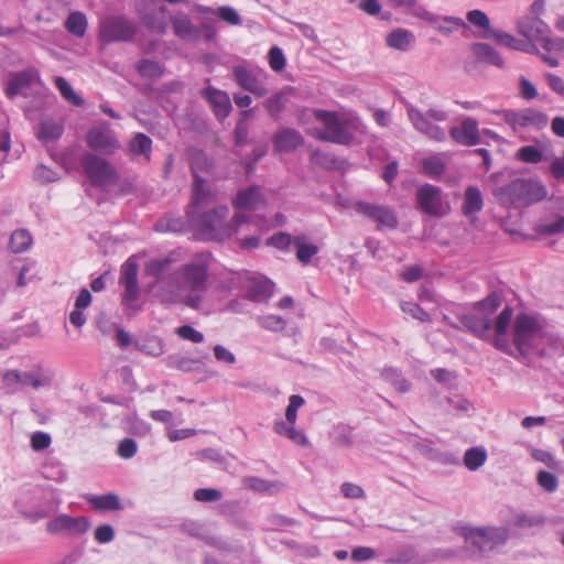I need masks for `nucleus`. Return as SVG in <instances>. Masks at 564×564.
<instances>
[{"label":"nucleus","instance_id":"obj_1","mask_svg":"<svg viewBox=\"0 0 564 564\" xmlns=\"http://www.w3.org/2000/svg\"><path fill=\"white\" fill-rule=\"evenodd\" d=\"M176 261L175 252L150 259L144 271L155 281L149 289L163 304H183L198 310L208 289L212 257L209 253H198L171 271Z\"/></svg>","mask_w":564,"mask_h":564},{"label":"nucleus","instance_id":"obj_2","mask_svg":"<svg viewBox=\"0 0 564 564\" xmlns=\"http://www.w3.org/2000/svg\"><path fill=\"white\" fill-rule=\"evenodd\" d=\"M232 205L237 213L230 221L227 220L229 209L226 206H219L214 209L213 214L203 217V226L210 232V238L220 240L240 232L243 227H252L258 232L269 228L263 218H253L248 214V212L258 210L265 205L264 195L259 186L239 191L232 199Z\"/></svg>","mask_w":564,"mask_h":564},{"label":"nucleus","instance_id":"obj_3","mask_svg":"<svg viewBox=\"0 0 564 564\" xmlns=\"http://www.w3.org/2000/svg\"><path fill=\"white\" fill-rule=\"evenodd\" d=\"M313 119L319 122L323 128L307 127L306 133L322 141L349 145L356 140L357 135L366 133V127L359 117L352 112L310 108L300 111L299 121L303 126H307Z\"/></svg>","mask_w":564,"mask_h":564},{"label":"nucleus","instance_id":"obj_4","mask_svg":"<svg viewBox=\"0 0 564 564\" xmlns=\"http://www.w3.org/2000/svg\"><path fill=\"white\" fill-rule=\"evenodd\" d=\"M513 346L522 358L564 354L563 338L550 332L536 317L527 314L518 315L514 321Z\"/></svg>","mask_w":564,"mask_h":564},{"label":"nucleus","instance_id":"obj_5","mask_svg":"<svg viewBox=\"0 0 564 564\" xmlns=\"http://www.w3.org/2000/svg\"><path fill=\"white\" fill-rule=\"evenodd\" d=\"M513 346L522 358L564 354L563 338L550 332L536 317L527 314L518 315L514 321Z\"/></svg>","mask_w":564,"mask_h":564},{"label":"nucleus","instance_id":"obj_6","mask_svg":"<svg viewBox=\"0 0 564 564\" xmlns=\"http://www.w3.org/2000/svg\"><path fill=\"white\" fill-rule=\"evenodd\" d=\"M458 533L470 545L473 552L480 557L505 545L510 535L506 527L463 525L458 529Z\"/></svg>","mask_w":564,"mask_h":564},{"label":"nucleus","instance_id":"obj_7","mask_svg":"<svg viewBox=\"0 0 564 564\" xmlns=\"http://www.w3.org/2000/svg\"><path fill=\"white\" fill-rule=\"evenodd\" d=\"M496 193H498L502 202L520 207L544 199L547 195V189L539 181L518 178L498 188Z\"/></svg>","mask_w":564,"mask_h":564},{"label":"nucleus","instance_id":"obj_8","mask_svg":"<svg viewBox=\"0 0 564 564\" xmlns=\"http://www.w3.org/2000/svg\"><path fill=\"white\" fill-rule=\"evenodd\" d=\"M304 403L305 401L303 397L292 394L289 398L284 419L276 417L273 422V431L275 434L290 440L292 443L301 447L310 446V441L305 433L296 427L297 412Z\"/></svg>","mask_w":564,"mask_h":564},{"label":"nucleus","instance_id":"obj_9","mask_svg":"<svg viewBox=\"0 0 564 564\" xmlns=\"http://www.w3.org/2000/svg\"><path fill=\"white\" fill-rule=\"evenodd\" d=\"M406 112L415 130L435 141H443L445 139L446 133L437 122H444L448 119L446 111L431 108L426 112H422L417 108L409 106Z\"/></svg>","mask_w":564,"mask_h":564},{"label":"nucleus","instance_id":"obj_10","mask_svg":"<svg viewBox=\"0 0 564 564\" xmlns=\"http://www.w3.org/2000/svg\"><path fill=\"white\" fill-rule=\"evenodd\" d=\"M134 34L135 25L123 15L106 17L99 25V39L104 43L127 42Z\"/></svg>","mask_w":564,"mask_h":564},{"label":"nucleus","instance_id":"obj_11","mask_svg":"<svg viewBox=\"0 0 564 564\" xmlns=\"http://www.w3.org/2000/svg\"><path fill=\"white\" fill-rule=\"evenodd\" d=\"M214 198L215 194L205 184V181L199 175H195L192 189V204L187 210V217L192 225L202 229L209 237L210 232L204 228L202 219L204 216L213 214L214 210L200 215L199 209L212 203Z\"/></svg>","mask_w":564,"mask_h":564},{"label":"nucleus","instance_id":"obj_12","mask_svg":"<svg viewBox=\"0 0 564 564\" xmlns=\"http://www.w3.org/2000/svg\"><path fill=\"white\" fill-rule=\"evenodd\" d=\"M232 75L236 83L242 89L248 90L258 97L267 95V73L260 67L239 64L232 67Z\"/></svg>","mask_w":564,"mask_h":564},{"label":"nucleus","instance_id":"obj_13","mask_svg":"<svg viewBox=\"0 0 564 564\" xmlns=\"http://www.w3.org/2000/svg\"><path fill=\"white\" fill-rule=\"evenodd\" d=\"M352 207L358 214L375 223L379 230H391L398 226V216L390 206L357 200Z\"/></svg>","mask_w":564,"mask_h":564},{"label":"nucleus","instance_id":"obj_14","mask_svg":"<svg viewBox=\"0 0 564 564\" xmlns=\"http://www.w3.org/2000/svg\"><path fill=\"white\" fill-rule=\"evenodd\" d=\"M500 306V299L497 294H491L481 302H478L475 312L464 316L462 323L470 328L471 332L484 336L490 329V321L486 316L494 313Z\"/></svg>","mask_w":564,"mask_h":564},{"label":"nucleus","instance_id":"obj_15","mask_svg":"<svg viewBox=\"0 0 564 564\" xmlns=\"http://www.w3.org/2000/svg\"><path fill=\"white\" fill-rule=\"evenodd\" d=\"M85 173L94 185L106 186L116 181V171L112 165L93 153H86L82 159Z\"/></svg>","mask_w":564,"mask_h":564},{"label":"nucleus","instance_id":"obj_16","mask_svg":"<svg viewBox=\"0 0 564 564\" xmlns=\"http://www.w3.org/2000/svg\"><path fill=\"white\" fill-rule=\"evenodd\" d=\"M416 200L420 208L433 217L444 216L449 206L441 188L425 184L416 189Z\"/></svg>","mask_w":564,"mask_h":564},{"label":"nucleus","instance_id":"obj_17","mask_svg":"<svg viewBox=\"0 0 564 564\" xmlns=\"http://www.w3.org/2000/svg\"><path fill=\"white\" fill-rule=\"evenodd\" d=\"M86 142L91 150L104 154H111L120 148L119 140L110 124L106 122L90 128L86 135Z\"/></svg>","mask_w":564,"mask_h":564},{"label":"nucleus","instance_id":"obj_18","mask_svg":"<svg viewBox=\"0 0 564 564\" xmlns=\"http://www.w3.org/2000/svg\"><path fill=\"white\" fill-rule=\"evenodd\" d=\"M90 528V521L86 517H72L61 513L46 523V531L51 534L82 535Z\"/></svg>","mask_w":564,"mask_h":564},{"label":"nucleus","instance_id":"obj_19","mask_svg":"<svg viewBox=\"0 0 564 564\" xmlns=\"http://www.w3.org/2000/svg\"><path fill=\"white\" fill-rule=\"evenodd\" d=\"M138 270V263L133 257H130L121 267L119 283L124 288L123 303L129 307L134 306L140 294Z\"/></svg>","mask_w":564,"mask_h":564},{"label":"nucleus","instance_id":"obj_20","mask_svg":"<svg viewBox=\"0 0 564 564\" xmlns=\"http://www.w3.org/2000/svg\"><path fill=\"white\" fill-rule=\"evenodd\" d=\"M505 117L513 129L541 130L549 123V118L544 112L532 108L521 111H507Z\"/></svg>","mask_w":564,"mask_h":564},{"label":"nucleus","instance_id":"obj_21","mask_svg":"<svg viewBox=\"0 0 564 564\" xmlns=\"http://www.w3.org/2000/svg\"><path fill=\"white\" fill-rule=\"evenodd\" d=\"M518 32L523 36L524 42H530L536 45L541 43L545 46V41L550 35L549 25L540 18H527L518 23Z\"/></svg>","mask_w":564,"mask_h":564},{"label":"nucleus","instance_id":"obj_22","mask_svg":"<svg viewBox=\"0 0 564 564\" xmlns=\"http://www.w3.org/2000/svg\"><path fill=\"white\" fill-rule=\"evenodd\" d=\"M449 133L457 143L463 145L471 147L480 141L478 123L470 117L463 119L459 126L453 127Z\"/></svg>","mask_w":564,"mask_h":564},{"label":"nucleus","instance_id":"obj_23","mask_svg":"<svg viewBox=\"0 0 564 564\" xmlns=\"http://www.w3.org/2000/svg\"><path fill=\"white\" fill-rule=\"evenodd\" d=\"M202 96L207 100L219 120H224L232 109L230 98L224 90L208 86L203 89Z\"/></svg>","mask_w":564,"mask_h":564},{"label":"nucleus","instance_id":"obj_24","mask_svg":"<svg viewBox=\"0 0 564 564\" xmlns=\"http://www.w3.org/2000/svg\"><path fill=\"white\" fill-rule=\"evenodd\" d=\"M513 316V310L506 306L494 324L495 346L506 352L512 354V345L508 341L507 330Z\"/></svg>","mask_w":564,"mask_h":564},{"label":"nucleus","instance_id":"obj_25","mask_svg":"<svg viewBox=\"0 0 564 564\" xmlns=\"http://www.w3.org/2000/svg\"><path fill=\"white\" fill-rule=\"evenodd\" d=\"M489 37L501 46L529 54H539L538 45L530 42H524L522 39H518L505 31L492 30L490 31Z\"/></svg>","mask_w":564,"mask_h":564},{"label":"nucleus","instance_id":"obj_26","mask_svg":"<svg viewBox=\"0 0 564 564\" xmlns=\"http://www.w3.org/2000/svg\"><path fill=\"white\" fill-rule=\"evenodd\" d=\"M183 530L191 536L202 539L206 544L214 546L220 551H228L229 544L220 536L210 534L206 528L195 521H187L183 524Z\"/></svg>","mask_w":564,"mask_h":564},{"label":"nucleus","instance_id":"obj_27","mask_svg":"<svg viewBox=\"0 0 564 564\" xmlns=\"http://www.w3.org/2000/svg\"><path fill=\"white\" fill-rule=\"evenodd\" d=\"M37 72L32 68L13 74L6 87L7 96L13 98L23 93V90L37 80Z\"/></svg>","mask_w":564,"mask_h":564},{"label":"nucleus","instance_id":"obj_28","mask_svg":"<svg viewBox=\"0 0 564 564\" xmlns=\"http://www.w3.org/2000/svg\"><path fill=\"white\" fill-rule=\"evenodd\" d=\"M273 282L262 275H253L247 284L248 296L256 302L269 299L273 293Z\"/></svg>","mask_w":564,"mask_h":564},{"label":"nucleus","instance_id":"obj_29","mask_svg":"<svg viewBox=\"0 0 564 564\" xmlns=\"http://www.w3.org/2000/svg\"><path fill=\"white\" fill-rule=\"evenodd\" d=\"M303 144V138L294 129L285 128L275 133L273 138L274 150L290 152Z\"/></svg>","mask_w":564,"mask_h":564},{"label":"nucleus","instance_id":"obj_30","mask_svg":"<svg viewBox=\"0 0 564 564\" xmlns=\"http://www.w3.org/2000/svg\"><path fill=\"white\" fill-rule=\"evenodd\" d=\"M174 34L184 41H196L199 39L197 28L192 23L188 15L177 13L171 18Z\"/></svg>","mask_w":564,"mask_h":564},{"label":"nucleus","instance_id":"obj_31","mask_svg":"<svg viewBox=\"0 0 564 564\" xmlns=\"http://www.w3.org/2000/svg\"><path fill=\"white\" fill-rule=\"evenodd\" d=\"M22 514L32 522H36L58 508L57 501L52 500H37L34 506L19 505Z\"/></svg>","mask_w":564,"mask_h":564},{"label":"nucleus","instance_id":"obj_32","mask_svg":"<svg viewBox=\"0 0 564 564\" xmlns=\"http://www.w3.org/2000/svg\"><path fill=\"white\" fill-rule=\"evenodd\" d=\"M386 43L390 48L405 52L414 45L415 36L411 31L398 28L387 34Z\"/></svg>","mask_w":564,"mask_h":564},{"label":"nucleus","instance_id":"obj_33","mask_svg":"<svg viewBox=\"0 0 564 564\" xmlns=\"http://www.w3.org/2000/svg\"><path fill=\"white\" fill-rule=\"evenodd\" d=\"M473 53L480 63H486L499 68L505 65V59L500 53L488 43H475L473 45Z\"/></svg>","mask_w":564,"mask_h":564},{"label":"nucleus","instance_id":"obj_34","mask_svg":"<svg viewBox=\"0 0 564 564\" xmlns=\"http://www.w3.org/2000/svg\"><path fill=\"white\" fill-rule=\"evenodd\" d=\"M54 379V372L50 369L36 368L29 372H22V386H31L34 389L50 387Z\"/></svg>","mask_w":564,"mask_h":564},{"label":"nucleus","instance_id":"obj_35","mask_svg":"<svg viewBox=\"0 0 564 564\" xmlns=\"http://www.w3.org/2000/svg\"><path fill=\"white\" fill-rule=\"evenodd\" d=\"M87 502L98 511L107 512V511H118L123 507L120 502V499L115 494H106V495H91L87 498Z\"/></svg>","mask_w":564,"mask_h":564},{"label":"nucleus","instance_id":"obj_36","mask_svg":"<svg viewBox=\"0 0 564 564\" xmlns=\"http://www.w3.org/2000/svg\"><path fill=\"white\" fill-rule=\"evenodd\" d=\"M484 200L480 191L475 186H469L465 191L464 203H463V213L464 215L470 217L477 213H479L482 208Z\"/></svg>","mask_w":564,"mask_h":564},{"label":"nucleus","instance_id":"obj_37","mask_svg":"<svg viewBox=\"0 0 564 564\" xmlns=\"http://www.w3.org/2000/svg\"><path fill=\"white\" fill-rule=\"evenodd\" d=\"M294 248L296 250V259L302 264L310 263L312 258L319 251V248L316 245L308 242L307 237L304 235L295 236Z\"/></svg>","mask_w":564,"mask_h":564},{"label":"nucleus","instance_id":"obj_38","mask_svg":"<svg viewBox=\"0 0 564 564\" xmlns=\"http://www.w3.org/2000/svg\"><path fill=\"white\" fill-rule=\"evenodd\" d=\"M64 26L72 35L83 37L88 26L87 18L80 11L70 12L64 22Z\"/></svg>","mask_w":564,"mask_h":564},{"label":"nucleus","instance_id":"obj_39","mask_svg":"<svg viewBox=\"0 0 564 564\" xmlns=\"http://www.w3.org/2000/svg\"><path fill=\"white\" fill-rule=\"evenodd\" d=\"M64 128L61 123L51 119L41 121L36 135L43 142H52L59 139L63 134Z\"/></svg>","mask_w":564,"mask_h":564},{"label":"nucleus","instance_id":"obj_40","mask_svg":"<svg viewBox=\"0 0 564 564\" xmlns=\"http://www.w3.org/2000/svg\"><path fill=\"white\" fill-rule=\"evenodd\" d=\"M129 151L132 155L143 156L145 161H149L152 151V140L144 133H135L129 142Z\"/></svg>","mask_w":564,"mask_h":564},{"label":"nucleus","instance_id":"obj_41","mask_svg":"<svg viewBox=\"0 0 564 564\" xmlns=\"http://www.w3.org/2000/svg\"><path fill=\"white\" fill-rule=\"evenodd\" d=\"M488 454L485 447L475 446L468 448L464 455V466L470 470L476 471L482 467L487 460Z\"/></svg>","mask_w":564,"mask_h":564},{"label":"nucleus","instance_id":"obj_42","mask_svg":"<svg viewBox=\"0 0 564 564\" xmlns=\"http://www.w3.org/2000/svg\"><path fill=\"white\" fill-rule=\"evenodd\" d=\"M138 350L152 357H159L164 352V343L158 336H147L134 343Z\"/></svg>","mask_w":564,"mask_h":564},{"label":"nucleus","instance_id":"obj_43","mask_svg":"<svg viewBox=\"0 0 564 564\" xmlns=\"http://www.w3.org/2000/svg\"><path fill=\"white\" fill-rule=\"evenodd\" d=\"M432 23L437 31L446 34L467 28L466 22L462 18L456 17H437L432 20Z\"/></svg>","mask_w":564,"mask_h":564},{"label":"nucleus","instance_id":"obj_44","mask_svg":"<svg viewBox=\"0 0 564 564\" xmlns=\"http://www.w3.org/2000/svg\"><path fill=\"white\" fill-rule=\"evenodd\" d=\"M32 245V237L25 229H19L12 232L9 241V249L14 253L26 251Z\"/></svg>","mask_w":564,"mask_h":564},{"label":"nucleus","instance_id":"obj_45","mask_svg":"<svg viewBox=\"0 0 564 564\" xmlns=\"http://www.w3.org/2000/svg\"><path fill=\"white\" fill-rule=\"evenodd\" d=\"M286 100V91L282 90L268 98L264 102V107L273 118H278L284 109Z\"/></svg>","mask_w":564,"mask_h":564},{"label":"nucleus","instance_id":"obj_46","mask_svg":"<svg viewBox=\"0 0 564 564\" xmlns=\"http://www.w3.org/2000/svg\"><path fill=\"white\" fill-rule=\"evenodd\" d=\"M421 164L423 172L430 177H438L445 169L443 160L436 155L423 159Z\"/></svg>","mask_w":564,"mask_h":564},{"label":"nucleus","instance_id":"obj_47","mask_svg":"<svg viewBox=\"0 0 564 564\" xmlns=\"http://www.w3.org/2000/svg\"><path fill=\"white\" fill-rule=\"evenodd\" d=\"M2 382L6 392L13 394L22 386V372L19 370H7L2 375Z\"/></svg>","mask_w":564,"mask_h":564},{"label":"nucleus","instance_id":"obj_48","mask_svg":"<svg viewBox=\"0 0 564 564\" xmlns=\"http://www.w3.org/2000/svg\"><path fill=\"white\" fill-rule=\"evenodd\" d=\"M55 86L67 101L75 106H80L83 104V99L76 95L70 84L64 77H56Z\"/></svg>","mask_w":564,"mask_h":564},{"label":"nucleus","instance_id":"obj_49","mask_svg":"<svg viewBox=\"0 0 564 564\" xmlns=\"http://www.w3.org/2000/svg\"><path fill=\"white\" fill-rule=\"evenodd\" d=\"M382 377L399 392H406L410 389L409 382L395 369H386Z\"/></svg>","mask_w":564,"mask_h":564},{"label":"nucleus","instance_id":"obj_50","mask_svg":"<svg viewBox=\"0 0 564 564\" xmlns=\"http://www.w3.org/2000/svg\"><path fill=\"white\" fill-rule=\"evenodd\" d=\"M538 231L542 235H555L564 232V217L557 216L539 224Z\"/></svg>","mask_w":564,"mask_h":564},{"label":"nucleus","instance_id":"obj_51","mask_svg":"<svg viewBox=\"0 0 564 564\" xmlns=\"http://www.w3.org/2000/svg\"><path fill=\"white\" fill-rule=\"evenodd\" d=\"M466 18L470 24L486 30L487 37H489L490 31H492V29H490V20L484 11L477 9L470 10L467 12Z\"/></svg>","mask_w":564,"mask_h":564},{"label":"nucleus","instance_id":"obj_52","mask_svg":"<svg viewBox=\"0 0 564 564\" xmlns=\"http://www.w3.org/2000/svg\"><path fill=\"white\" fill-rule=\"evenodd\" d=\"M517 158L525 163L536 164L542 161L543 154L535 145H525L518 150Z\"/></svg>","mask_w":564,"mask_h":564},{"label":"nucleus","instance_id":"obj_53","mask_svg":"<svg viewBox=\"0 0 564 564\" xmlns=\"http://www.w3.org/2000/svg\"><path fill=\"white\" fill-rule=\"evenodd\" d=\"M267 245L280 250H288L290 246L295 245V236L288 232H278L267 240Z\"/></svg>","mask_w":564,"mask_h":564},{"label":"nucleus","instance_id":"obj_54","mask_svg":"<svg viewBox=\"0 0 564 564\" xmlns=\"http://www.w3.org/2000/svg\"><path fill=\"white\" fill-rule=\"evenodd\" d=\"M141 22L152 32L164 34L166 31V23L162 19H156L153 13H142L140 15Z\"/></svg>","mask_w":564,"mask_h":564},{"label":"nucleus","instance_id":"obj_55","mask_svg":"<svg viewBox=\"0 0 564 564\" xmlns=\"http://www.w3.org/2000/svg\"><path fill=\"white\" fill-rule=\"evenodd\" d=\"M175 334L184 339L192 341L194 344L202 343L204 340V335L199 330L195 329L191 325H183L175 329Z\"/></svg>","mask_w":564,"mask_h":564},{"label":"nucleus","instance_id":"obj_56","mask_svg":"<svg viewBox=\"0 0 564 564\" xmlns=\"http://www.w3.org/2000/svg\"><path fill=\"white\" fill-rule=\"evenodd\" d=\"M30 443H31V448L34 452H41L51 446L52 437L46 432L37 431L31 435Z\"/></svg>","mask_w":564,"mask_h":564},{"label":"nucleus","instance_id":"obj_57","mask_svg":"<svg viewBox=\"0 0 564 564\" xmlns=\"http://www.w3.org/2000/svg\"><path fill=\"white\" fill-rule=\"evenodd\" d=\"M258 321L263 328L272 332H281L285 328L286 325L285 321L276 315L261 316L258 318Z\"/></svg>","mask_w":564,"mask_h":564},{"label":"nucleus","instance_id":"obj_58","mask_svg":"<svg viewBox=\"0 0 564 564\" xmlns=\"http://www.w3.org/2000/svg\"><path fill=\"white\" fill-rule=\"evenodd\" d=\"M217 17L229 25H239L241 18L239 13L229 6L219 7L216 11Z\"/></svg>","mask_w":564,"mask_h":564},{"label":"nucleus","instance_id":"obj_59","mask_svg":"<svg viewBox=\"0 0 564 564\" xmlns=\"http://www.w3.org/2000/svg\"><path fill=\"white\" fill-rule=\"evenodd\" d=\"M536 480L540 487L547 492H554L558 486V480L555 475L550 471L541 470L536 476Z\"/></svg>","mask_w":564,"mask_h":564},{"label":"nucleus","instance_id":"obj_60","mask_svg":"<svg viewBox=\"0 0 564 564\" xmlns=\"http://www.w3.org/2000/svg\"><path fill=\"white\" fill-rule=\"evenodd\" d=\"M194 498L200 502H214L223 498V492L214 488H199L195 490Z\"/></svg>","mask_w":564,"mask_h":564},{"label":"nucleus","instance_id":"obj_61","mask_svg":"<svg viewBox=\"0 0 564 564\" xmlns=\"http://www.w3.org/2000/svg\"><path fill=\"white\" fill-rule=\"evenodd\" d=\"M531 456L534 460L543 463L544 465H546L550 468L557 467V462H556L554 455L547 449L531 448Z\"/></svg>","mask_w":564,"mask_h":564},{"label":"nucleus","instance_id":"obj_62","mask_svg":"<svg viewBox=\"0 0 564 564\" xmlns=\"http://www.w3.org/2000/svg\"><path fill=\"white\" fill-rule=\"evenodd\" d=\"M164 364L166 367L172 368V369L189 371L192 369L193 361L185 357H181L177 355H171L164 359Z\"/></svg>","mask_w":564,"mask_h":564},{"label":"nucleus","instance_id":"obj_63","mask_svg":"<svg viewBox=\"0 0 564 564\" xmlns=\"http://www.w3.org/2000/svg\"><path fill=\"white\" fill-rule=\"evenodd\" d=\"M401 310L403 313L412 316L415 319L421 322L429 321V314L416 303L413 302H403L401 304Z\"/></svg>","mask_w":564,"mask_h":564},{"label":"nucleus","instance_id":"obj_64","mask_svg":"<svg viewBox=\"0 0 564 564\" xmlns=\"http://www.w3.org/2000/svg\"><path fill=\"white\" fill-rule=\"evenodd\" d=\"M209 167H210V162L205 153L198 151L192 155L191 169H192L194 176L198 175V172L208 170Z\"/></svg>","mask_w":564,"mask_h":564}]
</instances>
